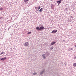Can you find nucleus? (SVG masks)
<instances>
[{"mask_svg":"<svg viewBox=\"0 0 76 76\" xmlns=\"http://www.w3.org/2000/svg\"><path fill=\"white\" fill-rule=\"evenodd\" d=\"M45 55L46 57L47 56H48V52H46L45 54H44L42 55V57H43L44 59H45L46 58V57H45Z\"/></svg>","mask_w":76,"mask_h":76,"instance_id":"nucleus-1","label":"nucleus"},{"mask_svg":"<svg viewBox=\"0 0 76 76\" xmlns=\"http://www.w3.org/2000/svg\"><path fill=\"white\" fill-rule=\"evenodd\" d=\"M39 29H40V31L41 30H42V31H43L44 29H45V28H44V26H42L40 27Z\"/></svg>","mask_w":76,"mask_h":76,"instance_id":"nucleus-2","label":"nucleus"},{"mask_svg":"<svg viewBox=\"0 0 76 76\" xmlns=\"http://www.w3.org/2000/svg\"><path fill=\"white\" fill-rule=\"evenodd\" d=\"M29 43L28 42H25L24 45V46H26V47L29 46Z\"/></svg>","mask_w":76,"mask_h":76,"instance_id":"nucleus-3","label":"nucleus"},{"mask_svg":"<svg viewBox=\"0 0 76 76\" xmlns=\"http://www.w3.org/2000/svg\"><path fill=\"white\" fill-rule=\"evenodd\" d=\"M57 32V30H53L52 32L51 33L52 34H54L55 33H56Z\"/></svg>","mask_w":76,"mask_h":76,"instance_id":"nucleus-4","label":"nucleus"},{"mask_svg":"<svg viewBox=\"0 0 76 76\" xmlns=\"http://www.w3.org/2000/svg\"><path fill=\"white\" fill-rule=\"evenodd\" d=\"M7 59V58L6 57H4V58H2L1 59V61H4L5 60H6Z\"/></svg>","mask_w":76,"mask_h":76,"instance_id":"nucleus-5","label":"nucleus"},{"mask_svg":"<svg viewBox=\"0 0 76 76\" xmlns=\"http://www.w3.org/2000/svg\"><path fill=\"white\" fill-rule=\"evenodd\" d=\"M45 72V69H44V70H43L40 73V75H42V74H44V72Z\"/></svg>","mask_w":76,"mask_h":76,"instance_id":"nucleus-6","label":"nucleus"},{"mask_svg":"<svg viewBox=\"0 0 76 76\" xmlns=\"http://www.w3.org/2000/svg\"><path fill=\"white\" fill-rule=\"evenodd\" d=\"M61 2L60 1H56L57 3H58V5H59V4L61 3Z\"/></svg>","mask_w":76,"mask_h":76,"instance_id":"nucleus-7","label":"nucleus"},{"mask_svg":"<svg viewBox=\"0 0 76 76\" xmlns=\"http://www.w3.org/2000/svg\"><path fill=\"white\" fill-rule=\"evenodd\" d=\"M56 43L55 42H53L52 43H51V45H53L54 44H55Z\"/></svg>","mask_w":76,"mask_h":76,"instance_id":"nucleus-8","label":"nucleus"},{"mask_svg":"<svg viewBox=\"0 0 76 76\" xmlns=\"http://www.w3.org/2000/svg\"><path fill=\"white\" fill-rule=\"evenodd\" d=\"M36 29L37 30H38V31H40L39 28V27H36Z\"/></svg>","mask_w":76,"mask_h":76,"instance_id":"nucleus-9","label":"nucleus"},{"mask_svg":"<svg viewBox=\"0 0 76 76\" xmlns=\"http://www.w3.org/2000/svg\"><path fill=\"white\" fill-rule=\"evenodd\" d=\"M73 67H76V63H74L73 64Z\"/></svg>","mask_w":76,"mask_h":76,"instance_id":"nucleus-10","label":"nucleus"},{"mask_svg":"<svg viewBox=\"0 0 76 76\" xmlns=\"http://www.w3.org/2000/svg\"><path fill=\"white\" fill-rule=\"evenodd\" d=\"M42 11V8H41L39 10V12H41Z\"/></svg>","mask_w":76,"mask_h":76,"instance_id":"nucleus-11","label":"nucleus"},{"mask_svg":"<svg viewBox=\"0 0 76 76\" xmlns=\"http://www.w3.org/2000/svg\"><path fill=\"white\" fill-rule=\"evenodd\" d=\"M54 48V47L53 46H52L51 48H50V50H52Z\"/></svg>","mask_w":76,"mask_h":76,"instance_id":"nucleus-12","label":"nucleus"},{"mask_svg":"<svg viewBox=\"0 0 76 76\" xmlns=\"http://www.w3.org/2000/svg\"><path fill=\"white\" fill-rule=\"evenodd\" d=\"M51 7L52 8V9H53V4H52L50 5Z\"/></svg>","mask_w":76,"mask_h":76,"instance_id":"nucleus-13","label":"nucleus"},{"mask_svg":"<svg viewBox=\"0 0 76 76\" xmlns=\"http://www.w3.org/2000/svg\"><path fill=\"white\" fill-rule=\"evenodd\" d=\"M29 1V0H24V1L25 3L27 2V1Z\"/></svg>","mask_w":76,"mask_h":76,"instance_id":"nucleus-14","label":"nucleus"},{"mask_svg":"<svg viewBox=\"0 0 76 76\" xmlns=\"http://www.w3.org/2000/svg\"><path fill=\"white\" fill-rule=\"evenodd\" d=\"M31 34V32H29L27 33V34L29 35V34Z\"/></svg>","mask_w":76,"mask_h":76,"instance_id":"nucleus-15","label":"nucleus"},{"mask_svg":"<svg viewBox=\"0 0 76 76\" xmlns=\"http://www.w3.org/2000/svg\"><path fill=\"white\" fill-rule=\"evenodd\" d=\"M37 73L36 72H34L33 73V75H37Z\"/></svg>","mask_w":76,"mask_h":76,"instance_id":"nucleus-16","label":"nucleus"},{"mask_svg":"<svg viewBox=\"0 0 76 76\" xmlns=\"http://www.w3.org/2000/svg\"><path fill=\"white\" fill-rule=\"evenodd\" d=\"M40 8H41V7H40V6H39L38 8V10H39V9H40Z\"/></svg>","mask_w":76,"mask_h":76,"instance_id":"nucleus-17","label":"nucleus"},{"mask_svg":"<svg viewBox=\"0 0 76 76\" xmlns=\"http://www.w3.org/2000/svg\"><path fill=\"white\" fill-rule=\"evenodd\" d=\"M3 8H0V10H3Z\"/></svg>","mask_w":76,"mask_h":76,"instance_id":"nucleus-18","label":"nucleus"},{"mask_svg":"<svg viewBox=\"0 0 76 76\" xmlns=\"http://www.w3.org/2000/svg\"><path fill=\"white\" fill-rule=\"evenodd\" d=\"M4 54V53L3 52H2V53H1V54Z\"/></svg>","mask_w":76,"mask_h":76,"instance_id":"nucleus-19","label":"nucleus"},{"mask_svg":"<svg viewBox=\"0 0 76 76\" xmlns=\"http://www.w3.org/2000/svg\"><path fill=\"white\" fill-rule=\"evenodd\" d=\"M74 59H76V56H74Z\"/></svg>","mask_w":76,"mask_h":76,"instance_id":"nucleus-20","label":"nucleus"},{"mask_svg":"<svg viewBox=\"0 0 76 76\" xmlns=\"http://www.w3.org/2000/svg\"><path fill=\"white\" fill-rule=\"evenodd\" d=\"M38 7H35V9H38Z\"/></svg>","mask_w":76,"mask_h":76,"instance_id":"nucleus-21","label":"nucleus"},{"mask_svg":"<svg viewBox=\"0 0 76 76\" xmlns=\"http://www.w3.org/2000/svg\"><path fill=\"white\" fill-rule=\"evenodd\" d=\"M37 11H39L38 10V9H37V10H36V12H37Z\"/></svg>","mask_w":76,"mask_h":76,"instance_id":"nucleus-22","label":"nucleus"},{"mask_svg":"<svg viewBox=\"0 0 76 76\" xmlns=\"http://www.w3.org/2000/svg\"><path fill=\"white\" fill-rule=\"evenodd\" d=\"M58 0L59 1H63V0Z\"/></svg>","mask_w":76,"mask_h":76,"instance_id":"nucleus-23","label":"nucleus"},{"mask_svg":"<svg viewBox=\"0 0 76 76\" xmlns=\"http://www.w3.org/2000/svg\"><path fill=\"white\" fill-rule=\"evenodd\" d=\"M64 64H65V65H66V63H64Z\"/></svg>","mask_w":76,"mask_h":76,"instance_id":"nucleus-24","label":"nucleus"},{"mask_svg":"<svg viewBox=\"0 0 76 76\" xmlns=\"http://www.w3.org/2000/svg\"><path fill=\"white\" fill-rule=\"evenodd\" d=\"M1 55V53H0V55Z\"/></svg>","mask_w":76,"mask_h":76,"instance_id":"nucleus-25","label":"nucleus"},{"mask_svg":"<svg viewBox=\"0 0 76 76\" xmlns=\"http://www.w3.org/2000/svg\"><path fill=\"white\" fill-rule=\"evenodd\" d=\"M1 59V58L0 57V59Z\"/></svg>","mask_w":76,"mask_h":76,"instance_id":"nucleus-26","label":"nucleus"},{"mask_svg":"<svg viewBox=\"0 0 76 76\" xmlns=\"http://www.w3.org/2000/svg\"><path fill=\"white\" fill-rule=\"evenodd\" d=\"M75 47H76V45L75 46Z\"/></svg>","mask_w":76,"mask_h":76,"instance_id":"nucleus-27","label":"nucleus"},{"mask_svg":"<svg viewBox=\"0 0 76 76\" xmlns=\"http://www.w3.org/2000/svg\"><path fill=\"white\" fill-rule=\"evenodd\" d=\"M72 49L71 48V50H72Z\"/></svg>","mask_w":76,"mask_h":76,"instance_id":"nucleus-28","label":"nucleus"},{"mask_svg":"<svg viewBox=\"0 0 76 76\" xmlns=\"http://www.w3.org/2000/svg\"><path fill=\"white\" fill-rule=\"evenodd\" d=\"M70 22H71V21H70Z\"/></svg>","mask_w":76,"mask_h":76,"instance_id":"nucleus-29","label":"nucleus"},{"mask_svg":"<svg viewBox=\"0 0 76 76\" xmlns=\"http://www.w3.org/2000/svg\"><path fill=\"white\" fill-rule=\"evenodd\" d=\"M72 18V17H71Z\"/></svg>","mask_w":76,"mask_h":76,"instance_id":"nucleus-30","label":"nucleus"}]
</instances>
